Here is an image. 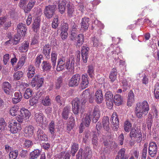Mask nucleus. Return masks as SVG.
I'll return each mask as SVG.
<instances>
[{
	"mask_svg": "<svg viewBox=\"0 0 159 159\" xmlns=\"http://www.w3.org/2000/svg\"><path fill=\"white\" fill-rule=\"evenodd\" d=\"M30 116V113L29 111L25 108L21 109L19 114L16 117L17 120L20 123H22L24 120L28 119Z\"/></svg>",
	"mask_w": 159,
	"mask_h": 159,
	"instance_id": "nucleus-6",
	"label": "nucleus"
},
{
	"mask_svg": "<svg viewBox=\"0 0 159 159\" xmlns=\"http://www.w3.org/2000/svg\"><path fill=\"white\" fill-rule=\"evenodd\" d=\"M127 105L131 106L134 101V94L132 90H130L128 94Z\"/></svg>",
	"mask_w": 159,
	"mask_h": 159,
	"instance_id": "nucleus-26",
	"label": "nucleus"
},
{
	"mask_svg": "<svg viewBox=\"0 0 159 159\" xmlns=\"http://www.w3.org/2000/svg\"><path fill=\"white\" fill-rule=\"evenodd\" d=\"M79 149V145L77 143L74 142L71 145L70 153L72 156H75V153Z\"/></svg>",
	"mask_w": 159,
	"mask_h": 159,
	"instance_id": "nucleus-39",
	"label": "nucleus"
},
{
	"mask_svg": "<svg viewBox=\"0 0 159 159\" xmlns=\"http://www.w3.org/2000/svg\"><path fill=\"white\" fill-rule=\"evenodd\" d=\"M23 73L22 71H17L15 72L13 77L15 80H20L23 77Z\"/></svg>",
	"mask_w": 159,
	"mask_h": 159,
	"instance_id": "nucleus-45",
	"label": "nucleus"
},
{
	"mask_svg": "<svg viewBox=\"0 0 159 159\" xmlns=\"http://www.w3.org/2000/svg\"><path fill=\"white\" fill-rule=\"evenodd\" d=\"M90 118V116L89 115L84 114L82 119V123L81 124L85 125L87 127H89L91 122Z\"/></svg>",
	"mask_w": 159,
	"mask_h": 159,
	"instance_id": "nucleus-24",
	"label": "nucleus"
},
{
	"mask_svg": "<svg viewBox=\"0 0 159 159\" xmlns=\"http://www.w3.org/2000/svg\"><path fill=\"white\" fill-rule=\"evenodd\" d=\"M63 79L60 76L57 78L55 82V87L57 89H59L62 84Z\"/></svg>",
	"mask_w": 159,
	"mask_h": 159,
	"instance_id": "nucleus-46",
	"label": "nucleus"
},
{
	"mask_svg": "<svg viewBox=\"0 0 159 159\" xmlns=\"http://www.w3.org/2000/svg\"><path fill=\"white\" fill-rule=\"evenodd\" d=\"M25 57L22 56L20 59L17 64L19 66V67H22L24 64L25 59Z\"/></svg>",
	"mask_w": 159,
	"mask_h": 159,
	"instance_id": "nucleus-63",
	"label": "nucleus"
},
{
	"mask_svg": "<svg viewBox=\"0 0 159 159\" xmlns=\"http://www.w3.org/2000/svg\"><path fill=\"white\" fill-rule=\"evenodd\" d=\"M81 80V77L79 74H76L73 75L69 82V85L70 87H76L80 83Z\"/></svg>",
	"mask_w": 159,
	"mask_h": 159,
	"instance_id": "nucleus-8",
	"label": "nucleus"
},
{
	"mask_svg": "<svg viewBox=\"0 0 159 159\" xmlns=\"http://www.w3.org/2000/svg\"><path fill=\"white\" fill-rule=\"evenodd\" d=\"M94 68L93 66L92 65H90L88 66L87 72L89 76L92 78L94 75Z\"/></svg>",
	"mask_w": 159,
	"mask_h": 159,
	"instance_id": "nucleus-55",
	"label": "nucleus"
},
{
	"mask_svg": "<svg viewBox=\"0 0 159 159\" xmlns=\"http://www.w3.org/2000/svg\"><path fill=\"white\" fill-rule=\"evenodd\" d=\"M42 103L45 106H50L51 104V100L49 96H46L42 100Z\"/></svg>",
	"mask_w": 159,
	"mask_h": 159,
	"instance_id": "nucleus-44",
	"label": "nucleus"
},
{
	"mask_svg": "<svg viewBox=\"0 0 159 159\" xmlns=\"http://www.w3.org/2000/svg\"><path fill=\"white\" fill-rule=\"evenodd\" d=\"M154 94L156 99L159 98V83H157L155 85Z\"/></svg>",
	"mask_w": 159,
	"mask_h": 159,
	"instance_id": "nucleus-54",
	"label": "nucleus"
},
{
	"mask_svg": "<svg viewBox=\"0 0 159 159\" xmlns=\"http://www.w3.org/2000/svg\"><path fill=\"white\" fill-rule=\"evenodd\" d=\"M102 92L105 93L104 98L106 102V104L109 109H111L113 106V101L114 97L112 93L108 91V89L106 87V85H103V88H102Z\"/></svg>",
	"mask_w": 159,
	"mask_h": 159,
	"instance_id": "nucleus-4",
	"label": "nucleus"
},
{
	"mask_svg": "<svg viewBox=\"0 0 159 159\" xmlns=\"http://www.w3.org/2000/svg\"><path fill=\"white\" fill-rule=\"evenodd\" d=\"M84 40V35L83 34H79L73 41L75 42L74 44L76 47L78 48L82 45L83 43Z\"/></svg>",
	"mask_w": 159,
	"mask_h": 159,
	"instance_id": "nucleus-17",
	"label": "nucleus"
},
{
	"mask_svg": "<svg viewBox=\"0 0 159 159\" xmlns=\"http://www.w3.org/2000/svg\"><path fill=\"white\" fill-rule=\"evenodd\" d=\"M7 129V124L3 118H0V130L4 131Z\"/></svg>",
	"mask_w": 159,
	"mask_h": 159,
	"instance_id": "nucleus-48",
	"label": "nucleus"
},
{
	"mask_svg": "<svg viewBox=\"0 0 159 159\" xmlns=\"http://www.w3.org/2000/svg\"><path fill=\"white\" fill-rule=\"evenodd\" d=\"M22 35L21 34H17L15 35L13 37V45H16L20 42V41L21 39V37Z\"/></svg>",
	"mask_w": 159,
	"mask_h": 159,
	"instance_id": "nucleus-52",
	"label": "nucleus"
},
{
	"mask_svg": "<svg viewBox=\"0 0 159 159\" xmlns=\"http://www.w3.org/2000/svg\"><path fill=\"white\" fill-rule=\"evenodd\" d=\"M140 131H141L140 129H139L138 127H133L130 130L129 137L131 139L134 138Z\"/></svg>",
	"mask_w": 159,
	"mask_h": 159,
	"instance_id": "nucleus-35",
	"label": "nucleus"
},
{
	"mask_svg": "<svg viewBox=\"0 0 159 159\" xmlns=\"http://www.w3.org/2000/svg\"><path fill=\"white\" fill-rule=\"evenodd\" d=\"M90 131L88 130H87L84 132L85 137L86 139H85L84 138L83 139V141L84 143H86L87 139L90 135Z\"/></svg>",
	"mask_w": 159,
	"mask_h": 159,
	"instance_id": "nucleus-64",
	"label": "nucleus"
},
{
	"mask_svg": "<svg viewBox=\"0 0 159 159\" xmlns=\"http://www.w3.org/2000/svg\"><path fill=\"white\" fill-rule=\"evenodd\" d=\"M55 124L54 122L52 121L48 125V129L49 132L51 134L52 137L54 138L56 134Z\"/></svg>",
	"mask_w": 159,
	"mask_h": 159,
	"instance_id": "nucleus-22",
	"label": "nucleus"
},
{
	"mask_svg": "<svg viewBox=\"0 0 159 159\" xmlns=\"http://www.w3.org/2000/svg\"><path fill=\"white\" fill-rule=\"evenodd\" d=\"M2 88L6 94L8 95H10L13 90L11 85L8 82L2 83Z\"/></svg>",
	"mask_w": 159,
	"mask_h": 159,
	"instance_id": "nucleus-12",
	"label": "nucleus"
},
{
	"mask_svg": "<svg viewBox=\"0 0 159 159\" xmlns=\"http://www.w3.org/2000/svg\"><path fill=\"white\" fill-rule=\"evenodd\" d=\"M35 119L37 123L40 125H43L45 124L46 118L42 113H36L35 114Z\"/></svg>",
	"mask_w": 159,
	"mask_h": 159,
	"instance_id": "nucleus-13",
	"label": "nucleus"
},
{
	"mask_svg": "<svg viewBox=\"0 0 159 159\" xmlns=\"http://www.w3.org/2000/svg\"><path fill=\"white\" fill-rule=\"evenodd\" d=\"M75 61L74 58H71V60L68 59L66 61L67 70H72L74 69Z\"/></svg>",
	"mask_w": 159,
	"mask_h": 159,
	"instance_id": "nucleus-38",
	"label": "nucleus"
},
{
	"mask_svg": "<svg viewBox=\"0 0 159 159\" xmlns=\"http://www.w3.org/2000/svg\"><path fill=\"white\" fill-rule=\"evenodd\" d=\"M26 25L22 23H19L17 26V33L18 34L22 35V37L25 36L27 30Z\"/></svg>",
	"mask_w": 159,
	"mask_h": 159,
	"instance_id": "nucleus-15",
	"label": "nucleus"
},
{
	"mask_svg": "<svg viewBox=\"0 0 159 159\" xmlns=\"http://www.w3.org/2000/svg\"><path fill=\"white\" fill-rule=\"evenodd\" d=\"M14 97L12 99V102L14 104H16L21 100L22 94L20 92H16L14 93Z\"/></svg>",
	"mask_w": 159,
	"mask_h": 159,
	"instance_id": "nucleus-30",
	"label": "nucleus"
},
{
	"mask_svg": "<svg viewBox=\"0 0 159 159\" xmlns=\"http://www.w3.org/2000/svg\"><path fill=\"white\" fill-rule=\"evenodd\" d=\"M149 110L148 102L144 100L142 102H138L136 104L134 112L138 118L142 119L143 114L145 116L147 115Z\"/></svg>",
	"mask_w": 159,
	"mask_h": 159,
	"instance_id": "nucleus-2",
	"label": "nucleus"
},
{
	"mask_svg": "<svg viewBox=\"0 0 159 159\" xmlns=\"http://www.w3.org/2000/svg\"><path fill=\"white\" fill-rule=\"evenodd\" d=\"M124 125V130L126 132H129L130 131L131 129L132 128L131 123L128 120L125 121Z\"/></svg>",
	"mask_w": 159,
	"mask_h": 159,
	"instance_id": "nucleus-43",
	"label": "nucleus"
},
{
	"mask_svg": "<svg viewBox=\"0 0 159 159\" xmlns=\"http://www.w3.org/2000/svg\"><path fill=\"white\" fill-rule=\"evenodd\" d=\"M11 23L9 21H7L5 20V17H0V25H2L4 29L6 30L11 26Z\"/></svg>",
	"mask_w": 159,
	"mask_h": 159,
	"instance_id": "nucleus-31",
	"label": "nucleus"
},
{
	"mask_svg": "<svg viewBox=\"0 0 159 159\" xmlns=\"http://www.w3.org/2000/svg\"><path fill=\"white\" fill-rule=\"evenodd\" d=\"M41 151L37 149L34 150L30 153V158L31 159H35L40 155Z\"/></svg>",
	"mask_w": 159,
	"mask_h": 159,
	"instance_id": "nucleus-37",
	"label": "nucleus"
},
{
	"mask_svg": "<svg viewBox=\"0 0 159 159\" xmlns=\"http://www.w3.org/2000/svg\"><path fill=\"white\" fill-rule=\"evenodd\" d=\"M43 57V55L40 54L38 56L36 59L35 62V65L37 66H39L41 62V59Z\"/></svg>",
	"mask_w": 159,
	"mask_h": 159,
	"instance_id": "nucleus-59",
	"label": "nucleus"
},
{
	"mask_svg": "<svg viewBox=\"0 0 159 159\" xmlns=\"http://www.w3.org/2000/svg\"><path fill=\"white\" fill-rule=\"evenodd\" d=\"M51 50V47L50 45L45 44L43 46V53L45 56L48 59L50 58Z\"/></svg>",
	"mask_w": 159,
	"mask_h": 159,
	"instance_id": "nucleus-29",
	"label": "nucleus"
},
{
	"mask_svg": "<svg viewBox=\"0 0 159 159\" xmlns=\"http://www.w3.org/2000/svg\"><path fill=\"white\" fill-rule=\"evenodd\" d=\"M29 43L28 41H25L23 43L21 46L20 48V49L23 52L27 51L29 48Z\"/></svg>",
	"mask_w": 159,
	"mask_h": 159,
	"instance_id": "nucleus-53",
	"label": "nucleus"
},
{
	"mask_svg": "<svg viewBox=\"0 0 159 159\" xmlns=\"http://www.w3.org/2000/svg\"><path fill=\"white\" fill-rule=\"evenodd\" d=\"M102 92V89L101 90L97 91L95 93V96L96 97V101L97 103L98 104L101 103L104 100V98L103 94Z\"/></svg>",
	"mask_w": 159,
	"mask_h": 159,
	"instance_id": "nucleus-23",
	"label": "nucleus"
},
{
	"mask_svg": "<svg viewBox=\"0 0 159 159\" xmlns=\"http://www.w3.org/2000/svg\"><path fill=\"white\" fill-rule=\"evenodd\" d=\"M67 66L66 61L65 62L62 58H60L57 61V71H60L65 69H67Z\"/></svg>",
	"mask_w": 159,
	"mask_h": 159,
	"instance_id": "nucleus-16",
	"label": "nucleus"
},
{
	"mask_svg": "<svg viewBox=\"0 0 159 159\" xmlns=\"http://www.w3.org/2000/svg\"><path fill=\"white\" fill-rule=\"evenodd\" d=\"M92 39L93 42V45L94 47H97L102 45V43L99 41V38L94 37L92 38Z\"/></svg>",
	"mask_w": 159,
	"mask_h": 159,
	"instance_id": "nucleus-47",
	"label": "nucleus"
},
{
	"mask_svg": "<svg viewBox=\"0 0 159 159\" xmlns=\"http://www.w3.org/2000/svg\"><path fill=\"white\" fill-rule=\"evenodd\" d=\"M117 70L116 68L112 69L109 75V78L110 79L111 81L114 82L117 78Z\"/></svg>",
	"mask_w": 159,
	"mask_h": 159,
	"instance_id": "nucleus-41",
	"label": "nucleus"
},
{
	"mask_svg": "<svg viewBox=\"0 0 159 159\" xmlns=\"http://www.w3.org/2000/svg\"><path fill=\"white\" fill-rule=\"evenodd\" d=\"M109 120L107 116H105L103 118L102 120V125L104 129L108 131L110 128L109 127Z\"/></svg>",
	"mask_w": 159,
	"mask_h": 159,
	"instance_id": "nucleus-36",
	"label": "nucleus"
},
{
	"mask_svg": "<svg viewBox=\"0 0 159 159\" xmlns=\"http://www.w3.org/2000/svg\"><path fill=\"white\" fill-rule=\"evenodd\" d=\"M57 54L55 51L52 52L51 54V61L52 65L54 68L55 66L57 59Z\"/></svg>",
	"mask_w": 159,
	"mask_h": 159,
	"instance_id": "nucleus-42",
	"label": "nucleus"
},
{
	"mask_svg": "<svg viewBox=\"0 0 159 159\" xmlns=\"http://www.w3.org/2000/svg\"><path fill=\"white\" fill-rule=\"evenodd\" d=\"M90 21L89 18L88 17H84L82 19L81 23V29L84 31L87 30L89 27Z\"/></svg>",
	"mask_w": 159,
	"mask_h": 159,
	"instance_id": "nucleus-19",
	"label": "nucleus"
},
{
	"mask_svg": "<svg viewBox=\"0 0 159 159\" xmlns=\"http://www.w3.org/2000/svg\"><path fill=\"white\" fill-rule=\"evenodd\" d=\"M70 112V108L67 107H65L63 109L61 114L62 117L64 120H66L68 117Z\"/></svg>",
	"mask_w": 159,
	"mask_h": 159,
	"instance_id": "nucleus-32",
	"label": "nucleus"
},
{
	"mask_svg": "<svg viewBox=\"0 0 159 159\" xmlns=\"http://www.w3.org/2000/svg\"><path fill=\"white\" fill-rule=\"evenodd\" d=\"M142 134L141 130L134 137V138L136 139V141L138 143L141 142L142 140Z\"/></svg>",
	"mask_w": 159,
	"mask_h": 159,
	"instance_id": "nucleus-58",
	"label": "nucleus"
},
{
	"mask_svg": "<svg viewBox=\"0 0 159 159\" xmlns=\"http://www.w3.org/2000/svg\"><path fill=\"white\" fill-rule=\"evenodd\" d=\"M55 101L58 105L60 106L62 104L64 100L62 97L60 95H58L56 97Z\"/></svg>",
	"mask_w": 159,
	"mask_h": 159,
	"instance_id": "nucleus-50",
	"label": "nucleus"
},
{
	"mask_svg": "<svg viewBox=\"0 0 159 159\" xmlns=\"http://www.w3.org/2000/svg\"><path fill=\"white\" fill-rule=\"evenodd\" d=\"M113 100V103H114L116 105L119 106L122 104L123 102L122 97L120 95L116 94L114 96Z\"/></svg>",
	"mask_w": 159,
	"mask_h": 159,
	"instance_id": "nucleus-34",
	"label": "nucleus"
},
{
	"mask_svg": "<svg viewBox=\"0 0 159 159\" xmlns=\"http://www.w3.org/2000/svg\"><path fill=\"white\" fill-rule=\"evenodd\" d=\"M42 69L43 71L50 70L51 68L50 63L48 61H44L42 64Z\"/></svg>",
	"mask_w": 159,
	"mask_h": 159,
	"instance_id": "nucleus-40",
	"label": "nucleus"
},
{
	"mask_svg": "<svg viewBox=\"0 0 159 159\" xmlns=\"http://www.w3.org/2000/svg\"><path fill=\"white\" fill-rule=\"evenodd\" d=\"M58 20L57 17L55 18L53 20L52 26L53 28L56 29L58 25Z\"/></svg>",
	"mask_w": 159,
	"mask_h": 159,
	"instance_id": "nucleus-62",
	"label": "nucleus"
},
{
	"mask_svg": "<svg viewBox=\"0 0 159 159\" xmlns=\"http://www.w3.org/2000/svg\"><path fill=\"white\" fill-rule=\"evenodd\" d=\"M36 0H20L18 6L25 13H28L34 6Z\"/></svg>",
	"mask_w": 159,
	"mask_h": 159,
	"instance_id": "nucleus-3",
	"label": "nucleus"
},
{
	"mask_svg": "<svg viewBox=\"0 0 159 159\" xmlns=\"http://www.w3.org/2000/svg\"><path fill=\"white\" fill-rule=\"evenodd\" d=\"M81 80L80 86L82 89H84L88 87L89 84L88 77L87 75L86 74L83 75Z\"/></svg>",
	"mask_w": 159,
	"mask_h": 159,
	"instance_id": "nucleus-21",
	"label": "nucleus"
},
{
	"mask_svg": "<svg viewBox=\"0 0 159 159\" xmlns=\"http://www.w3.org/2000/svg\"><path fill=\"white\" fill-rule=\"evenodd\" d=\"M112 123L113 125V129L114 130L117 131L119 128V121L118 116L116 114H113L111 117Z\"/></svg>",
	"mask_w": 159,
	"mask_h": 159,
	"instance_id": "nucleus-18",
	"label": "nucleus"
},
{
	"mask_svg": "<svg viewBox=\"0 0 159 159\" xmlns=\"http://www.w3.org/2000/svg\"><path fill=\"white\" fill-rule=\"evenodd\" d=\"M93 117L99 118V111L98 108L97 107H95L93 110Z\"/></svg>",
	"mask_w": 159,
	"mask_h": 159,
	"instance_id": "nucleus-57",
	"label": "nucleus"
},
{
	"mask_svg": "<svg viewBox=\"0 0 159 159\" xmlns=\"http://www.w3.org/2000/svg\"><path fill=\"white\" fill-rule=\"evenodd\" d=\"M69 2L68 0H57V3L58 6L59 12L61 14L64 13L66 10V5Z\"/></svg>",
	"mask_w": 159,
	"mask_h": 159,
	"instance_id": "nucleus-11",
	"label": "nucleus"
},
{
	"mask_svg": "<svg viewBox=\"0 0 159 159\" xmlns=\"http://www.w3.org/2000/svg\"><path fill=\"white\" fill-rule=\"evenodd\" d=\"M125 150L124 148L121 149L118 152V154L116 156L117 158L120 159H128L129 155L125 153Z\"/></svg>",
	"mask_w": 159,
	"mask_h": 159,
	"instance_id": "nucleus-27",
	"label": "nucleus"
},
{
	"mask_svg": "<svg viewBox=\"0 0 159 159\" xmlns=\"http://www.w3.org/2000/svg\"><path fill=\"white\" fill-rule=\"evenodd\" d=\"M157 150V146L155 143L151 142L150 143L148 152L149 154L151 157H154L156 155Z\"/></svg>",
	"mask_w": 159,
	"mask_h": 159,
	"instance_id": "nucleus-10",
	"label": "nucleus"
},
{
	"mask_svg": "<svg viewBox=\"0 0 159 159\" xmlns=\"http://www.w3.org/2000/svg\"><path fill=\"white\" fill-rule=\"evenodd\" d=\"M56 5H48L45 7L43 10L44 15L48 19L51 18L55 14Z\"/></svg>",
	"mask_w": 159,
	"mask_h": 159,
	"instance_id": "nucleus-5",
	"label": "nucleus"
},
{
	"mask_svg": "<svg viewBox=\"0 0 159 159\" xmlns=\"http://www.w3.org/2000/svg\"><path fill=\"white\" fill-rule=\"evenodd\" d=\"M18 154L17 150H15L11 151L9 154L10 159H16Z\"/></svg>",
	"mask_w": 159,
	"mask_h": 159,
	"instance_id": "nucleus-49",
	"label": "nucleus"
},
{
	"mask_svg": "<svg viewBox=\"0 0 159 159\" xmlns=\"http://www.w3.org/2000/svg\"><path fill=\"white\" fill-rule=\"evenodd\" d=\"M122 83L123 89H124L123 90V91L125 92L127 89L129 87L127 80L126 79H123L122 80Z\"/></svg>",
	"mask_w": 159,
	"mask_h": 159,
	"instance_id": "nucleus-61",
	"label": "nucleus"
},
{
	"mask_svg": "<svg viewBox=\"0 0 159 159\" xmlns=\"http://www.w3.org/2000/svg\"><path fill=\"white\" fill-rule=\"evenodd\" d=\"M32 91L30 88L27 89L24 93V97L25 98L28 99L32 96Z\"/></svg>",
	"mask_w": 159,
	"mask_h": 159,
	"instance_id": "nucleus-51",
	"label": "nucleus"
},
{
	"mask_svg": "<svg viewBox=\"0 0 159 159\" xmlns=\"http://www.w3.org/2000/svg\"><path fill=\"white\" fill-rule=\"evenodd\" d=\"M70 34V39L72 41L74 40L75 39L78 35V31H75L74 30H71Z\"/></svg>",
	"mask_w": 159,
	"mask_h": 159,
	"instance_id": "nucleus-60",
	"label": "nucleus"
},
{
	"mask_svg": "<svg viewBox=\"0 0 159 159\" xmlns=\"http://www.w3.org/2000/svg\"><path fill=\"white\" fill-rule=\"evenodd\" d=\"M17 122L12 121L8 122V127L10 129V130L13 134L16 133L18 130L21 129V125Z\"/></svg>",
	"mask_w": 159,
	"mask_h": 159,
	"instance_id": "nucleus-7",
	"label": "nucleus"
},
{
	"mask_svg": "<svg viewBox=\"0 0 159 159\" xmlns=\"http://www.w3.org/2000/svg\"><path fill=\"white\" fill-rule=\"evenodd\" d=\"M40 20L38 19H35L32 24V29L35 32H37L40 28Z\"/></svg>",
	"mask_w": 159,
	"mask_h": 159,
	"instance_id": "nucleus-33",
	"label": "nucleus"
},
{
	"mask_svg": "<svg viewBox=\"0 0 159 159\" xmlns=\"http://www.w3.org/2000/svg\"><path fill=\"white\" fill-rule=\"evenodd\" d=\"M66 7L67 16L70 18L73 17L75 13L74 6L71 4H70V2H69L67 5Z\"/></svg>",
	"mask_w": 159,
	"mask_h": 159,
	"instance_id": "nucleus-25",
	"label": "nucleus"
},
{
	"mask_svg": "<svg viewBox=\"0 0 159 159\" xmlns=\"http://www.w3.org/2000/svg\"><path fill=\"white\" fill-rule=\"evenodd\" d=\"M91 143L93 145V148L94 149L96 148L98 145V142L97 133L95 131L93 132L92 138L91 139Z\"/></svg>",
	"mask_w": 159,
	"mask_h": 159,
	"instance_id": "nucleus-28",
	"label": "nucleus"
},
{
	"mask_svg": "<svg viewBox=\"0 0 159 159\" xmlns=\"http://www.w3.org/2000/svg\"><path fill=\"white\" fill-rule=\"evenodd\" d=\"M24 132L26 136L31 137L34 133V127L32 125L26 126L25 128Z\"/></svg>",
	"mask_w": 159,
	"mask_h": 159,
	"instance_id": "nucleus-20",
	"label": "nucleus"
},
{
	"mask_svg": "<svg viewBox=\"0 0 159 159\" xmlns=\"http://www.w3.org/2000/svg\"><path fill=\"white\" fill-rule=\"evenodd\" d=\"M18 107L17 106L12 107L10 110V114L13 116H16L18 109Z\"/></svg>",
	"mask_w": 159,
	"mask_h": 159,
	"instance_id": "nucleus-56",
	"label": "nucleus"
},
{
	"mask_svg": "<svg viewBox=\"0 0 159 159\" xmlns=\"http://www.w3.org/2000/svg\"><path fill=\"white\" fill-rule=\"evenodd\" d=\"M35 139L37 141H47L48 140V138L46 135L44 133V131L41 129H38L37 131Z\"/></svg>",
	"mask_w": 159,
	"mask_h": 159,
	"instance_id": "nucleus-9",
	"label": "nucleus"
},
{
	"mask_svg": "<svg viewBox=\"0 0 159 159\" xmlns=\"http://www.w3.org/2000/svg\"><path fill=\"white\" fill-rule=\"evenodd\" d=\"M89 50V48L88 47L84 46L82 47L81 50V57L83 62L84 63H86L87 62Z\"/></svg>",
	"mask_w": 159,
	"mask_h": 159,
	"instance_id": "nucleus-14",
	"label": "nucleus"
},
{
	"mask_svg": "<svg viewBox=\"0 0 159 159\" xmlns=\"http://www.w3.org/2000/svg\"><path fill=\"white\" fill-rule=\"evenodd\" d=\"M90 89H89L84 90L82 95V99L80 100L78 98H75L72 102V111L77 118L80 110L86 102L88 98L90 95Z\"/></svg>",
	"mask_w": 159,
	"mask_h": 159,
	"instance_id": "nucleus-1",
	"label": "nucleus"
}]
</instances>
